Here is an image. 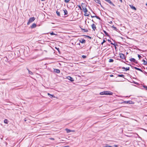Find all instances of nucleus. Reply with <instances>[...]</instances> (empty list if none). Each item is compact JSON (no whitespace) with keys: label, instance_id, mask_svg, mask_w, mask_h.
Wrapping results in <instances>:
<instances>
[{"label":"nucleus","instance_id":"1","mask_svg":"<svg viewBox=\"0 0 147 147\" xmlns=\"http://www.w3.org/2000/svg\"><path fill=\"white\" fill-rule=\"evenodd\" d=\"M82 8H83V9L85 13L84 14V15L86 16H89V14H88L87 13L88 10H87V8L86 7H82Z\"/></svg>","mask_w":147,"mask_h":147},{"label":"nucleus","instance_id":"2","mask_svg":"<svg viewBox=\"0 0 147 147\" xmlns=\"http://www.w3.org/2000/svg\"><path fill=\"white\" fill-rule=\"evenodd\" d=\"M35 18H34V17L30 18L29 19V21L27 23V24L28 25L30 23H31V22H33L34 21V20H35Z\"/></svg>","mask_w":147,"mask_h":147},{"label":"nucleus","instance_id":"3","mask_svg":"<svg viewBox=\"0 0 147 147\" xmlns=\"http://www.w3.org/2000/svg\"><path fill=\"white\" fill-rule=\"evenodd\" d=\"M105 95H112L113 93L109 91H105Z\"/></svg>","mask_w":147,"mask_h":147},{"label":"nucleus","instance_id":"4","mask_svg":"<svg viewBox=\"0 0 147 147\" xmlns=\"http://www.w3.org/2000/svg\"><path fill=\"white\" fill-rule=\"evenodd\" d=\"M120 58L122 59H125V55L122 53H120L119 54Z\"/></svg>","mask_w":147,"mask_h":147},{"label":"nucleus","instance_id":"5","mask_svg":"<svg viewBox=\"0 0 147 147\" xmlns=\"http://www.w3.org/2000/svg\"><path fill=\"white\" fill-rule=\"evenodd\" d=\"M65 130H66L67 133H69L70 132H75L74 130H71L69 129H65Z\"/></svg>","mask_w":147,"mask_h":147},{"label":"nucleus","instance_id":"6","mask_svg":"<svg viewBox=\"0 0 147 147\" xmlns=\"http://www.w3.org/2000/svg\"><path fill=\"white\" fill-rule=\"evenodd\" d=\"M67 78L71 82H73L74 81V79L73 78L70 76L67 77Z\"/></svg>","mask_w":147,"mask_h":147},{"label":"nucleus","instance_id":"7","mask_svg":"<svg viewBox=\"0 0 147 147\" xmlns=\"http://www.w3.org/2000/svg\"><path fill=\"white\" fill-rule=\"evenodd\" d=\"M107 2L109 3L110 4L112 5L113 6H115V5L112 3V2L110 0H105Z\"/></svg>","mask_w":147,"mask_h":147},{"label":"nucleus","instance_id":"8","mask_svg":"<svg viewBox=\"0 0 147 147\" xmlns=\"http://www.w3.org/2000/svg\"><path fill=\"white\" fill-rule=\"evenodd\" d=\"M91 26H92V29L94 30L96 29V28L95 25L94 24H93L91 25Z\"/></svg>","mask_w":147,"mask_h":147},{"label":"nucleus","instance_id":"9","mask_svg":"<svg viewBox=\"0 0 147 147\" xmlns=\"http://www.w3.org/2000/svg\"><path fill=\"white\" fill-rule=\"evenodd\" d=\"M130 61L132 62H133L134 63H136V60L134 58H131L130 59Z\"/></svg>","mask_w":147,"mask_h":147},{"label":"nucleus","instance_id":"10","mask_svg":"<svg viewBox=\"0 0 147 147\" xmlns=\"http://www.w3.org/2000/svg\"><path fill=\"white\" fill-rule=\"evenodd\" d=\"M36 26V25L34 23L31 26V28H35Z\"/></svg>","mask_w":147,"mask_h":147},{"label":"nucleus","instance_id":"11","mask_svg":"<svg viewBox=\"0 0 147 147\" xmlns=\"http://www.w3.org/2000/svg\"><path fill=\"white\" fill-rule=\"evenodd\" d=\"M80 42L82 43H84L86 42V40L84 39H82L80 40Z\"/></svg>","mask_w":147,"mask_h":147},{"label":"nucleus","instance_id":"12","mask_svg":"<svg viewBox=\"0 0 147 147\" xmlns=\"http://www.w3.org/2000/svg\"><path fill=\"white\" fill-rule=\"evenodd\" d=\"M63 11L65 15H67V14L68 13L67 10L66 9H63Z\"/></svg>","mask_w":147,"mask_h":147},{"label":"nucleus","instance_id":"13","mask_svg":"<svg viewBox=\"0 0 147 147\" xmlns=\"http://www.w3.org/2000/svg\"><path fill=\"white\" fill-rule=\"evenodd\" d=\"M54 71L57 73H59L60 72V71L58 69H55L54 70Z\"/></svg>","mask_w":147,"mask_h":147},{"label":"nucleus","instance_id":"14","mask_svg":"<svg viewBox=\"0 0 147 147\" xmlns=\"http://www.w3.org/2000/svg\"><path fill=\"white\" fill-rule=\"evenodd\" d=\"M129 6H130L131 8L132 9H134L135 10H136V9L135 8V7L134 6H133L132 5H130Z\"/></svg>","mask_w":147,"mask_h":147},{"label":"nucleus","instance_id":"15","mask_svg":"<svg viewBox=\"0 0 147 147\" xmlns=\"http://www.w3.org/2000/svg\"><path fill=\"white\" fill-rule=\"evenodd\" d=\"M95 1L96 3L101 5L100 1L99 0H95Z\"/></svg>","mask_w":147,"mask_h":147},{"label":"nucleus","instance_id":"16","mask_svg":"<svg viewBox=\"0 0 147 147\" xmlns=\"http://www.w3.org/2000/svg\"><path fill=\"white\" fill-rule=\"evenodd\" d=\"M122 69H125V70L126 71L129 70V67H127L126 68H125V67H123L122 68Z\"/></svg>","mask_w":147,"mask_h":147},{"label":"nucleus","instance_id":"17","mask_svg":"<svg viewBox=\"0 0 147 147\" xmlns=\"http://www.w3.org/2000/svg\"><path fill=\"white\" fill-rule=\"evenodd\" d=\"M118 77L123 78L124 76L123 74H120L118 75Z\"/></svg>","mask_w":147,"mask_h":147},{"label":"nucleus","instance_id":"18","mask_svg":"<svg viewBox=\"0 0 147 147\" xmlns=\"http://www.w3.org/2000/svg\"><path fill=\"white\" fill-rule=\"evenodd\" d=\"M4 122L6 124H7L8 123V120L7 119H5L4 120Z\"/></svg>","mask_w":147,"mask_h":147},{"label":"nucleus","instance_id":"19","mask_svg":"<svg viewBox=\"0 0 147 147\" xmlns=\"http://www.w3.org/2000/svg\"><path fill=\"white\" fill-rule=\"evenodd\" d=\"M112 27L113 28L114 30H115L116 31H117V29L116 27L114 26H112Z\"/></svg>","mask_w":147,"mask_h":147},{"label":"nucleus","instance_id":"20","mask_svg":"<svg viewBox=\"0 0 147 147\" xmlns=\"http://www.w3.org/2000/svg\"><path fill=\"white\" fill-rule=\"evenodd\" d=\"M134 68L136 70H138L140 71H142V70L140 69L139 68H138L136 67H134Z\"/></svg>","mask_w":147,"mask_h":147},{"label":"nucleus","instance_id":"21","mask_svg":"<svg viewBox=\"0 0 147 147\" xmlns=\"http://www.w3.org/2000/svg\"><path fill=\"white\" fill-rule=\"evenodd\" d=\"M100 95H104V94H105V91L100 92Z\"/></svg>","mask_w":147,"mask_h":147},{"label":"nucleus","instance_id":"22","mask_svg":"<svg viewBox=\"0 0 147 147\" xmlns=\"http://www.w3.org/2000/svg\"><path fill=\"white\" fill-rule=\"evenodd\" d=\"M131 102V101H125L124 102L125 103H129L131 104V103L130 102Z\"/></svg>","mask_w":147,"mask_h":147},{"label":"nucleus","instance_id":"23","mask_svg":"<svg viewBox=\"0 0 147 147\" xmlns=\"http://www.w3.org/2000/svg\"><path fill=\"white\" fill-rule=\"evenodd\" d=\"M28 73L29 74L32 75L33 74V73L31 71L29 70H28Z\"/></svg>","mask_w":147,"mask_h":147},{"label":"nucleus","instance_id":"24","mask_svg":"<svg viewBox=\"0 0 147 147\" xmlns=\"http://www.w3.org/2000/svg\"><path fill=\"white\" fill-rule=\"evenodd\" d=\"M143 61H144V65H146L147 64V62L145 61L144 60H143Z\"/></svg>","mask_w":147,"mask_h":147},{"label":"nucleus","instance_id":"25","mask_svg":"<svg viewBox=\"0 0 147 147\" xmlns=\"http://www.w3.org/2000/svg\"><path fill=\"white\" fill-rule=\"evenodd\" d=\"M56 13H57V15L58 16H60V12H59L58 11H56Z\"/></svg>","mask_w":147,"mask_h":147},{"label":"nucleus","instance_id":"26","mask_svg":"<svg viewBox=\"0 0 147 147\" xmlns=\"http://www.w3.org/2000/svg\"><path fill=\"white\" fill-rule=\"evenodd\" d=\"M50 34L51 35H56V34H55L53 32H51L50 33Z\"/></svg>","mask_w":147,"mask_h":147},{"label":"nucleus","instance_id":"27","mask_svg":"<svg viewBox=\"0 0 147 147\" xmlns=\"http://www.w3.org/2000/svg\"><path fill=\"white\" fill-rule=\"evenodd\" d=\"M113 59H110L109 60V62H113Z\"/></svg>","mask_w":147,"mask_h":147},{"label":"nucleus","instance_id":"28","mask_svg":"<svg viewBox=\"0 0 147 147\" xmlns=\"http://www.w3.org/2000/svg\"><path fill=\"white\" fill-rule=\"evenodd\" d=\"M69 1L70 0H65V3H67L69 2Z\"/></svg>","mask_w":147,"mask_h":147},{"label":"nucleus","instance_id":"29","mask_svg":"<svg viewBox=\"0 0 147 147\" xmlns=\"http://www.w3.org/2000/svg\"><path fill=\"white\" fill-rule=\"evenodd\" d=\"M106 40H103V42L101 43V44L102 45L104 43L106 42Z\"/></svg>","mask_w":147,"mask_h":147},{"label":"nucleus","instance_id":"30","mask_svg":"<svg viewBox=\"0 0 147 147\" xmlns=\"http://www.w3.org/2000/svg\"><path fill=\"white\" fill-rule=\"evenodd\" d=\"M82 57L83 58H86V56L84 55H83L82 56Z\"/></svg>","mask_w":147,"mask_h":147},{"label":"nucleus","instance_id":"31","mask_svg":"<svg viewBox=\"0 0 147 147\" xmlns=\"http://www.w3.org/2000/svg\"><path fill=\"white\" fill-rule=\"evenodd\" d=\"M82 30H84V32H88V30L87 29H82Z\"/></svg>","mask_w":147,"mask_h":147},{"label":"nucleus","instance_id":"32","mask_svg":"<svg viewBox=\"0 0 147 147\" xmlns=\"http://www.w3.org/2000/svg\"><path fill=\"white\" fill-rule=\"evenodd\" d=\"M138 56L139 59H140L142 57L140 55H138Z\"/></svg>","mask_w":147,"mask_h":147},{"label":"nucleus","instance_id":"33","mask_svg":"<svg viewBox=\"0 0 147 147\" xmlns=\"http://www.w3.org/2000/svg\"><path fill=\"white\" fill-rule=\"evenodd\" d=\"M111 146L107 145L106 146H104L103 147H111Z\"/></svg>","mask_w":147,"mask_h":147},{"label":"nucleus","instance_id":"34","mask_svg":"<svg viewBox=\"0 0 147 147\" xmlns=\"http://www.w3.org/2000/svg\"><path fill=\"white\" fill-rule=\"evenodd\" d=\"M114 147H118L117 145H114ZM111 147H114L113 146H111Z\"/></svg>","mask_w":147,"mask_h":147},{"label":"nucleus","instance_id":"35","mask_svg":"<svg viewBox=\"0 0 147 147\" xmlns=\"http://www.w3.org/2000/svg\"><path fill=\"white\" fill-rule=\"evenodd\" d=\"M78 7H79V8L81 9V10H82V8H81V6H80V5H79L78 6Z\"/></svg>","mask_w":147,"mask_h":147},{"label":"nucleus","instance_id":"36","mask_svg":"<svg viewBox=\"0 0 147 147\" xmlns=\"http://www.w3.org/2000/svg\"><path fill=\"white\" fill-rule=\"evenodd\" d=\"M104 32L106 35H107V33L106 32V31H104Z\"/></svg>","mask_w":147,"mask_h":147},{"label":"nucleus","instance_id":"37","mask_svg":"<svg viewBox=\"0 0 147 147\" xmlns=\"http://www.w3.org/2000/svg\"><path fill=\"white\" fill-rule=\"evenodd\" d=\"M50 140H54V139L53 138H50Z\"/></svg>","mask_w":147,"mask_h":147},{"label":"nucleus","instance_id":"38","mask_svg":"<svg viewBox=\"0 0 147 147\" xmlns=\"http://www.w3.org/2000/svg\"><path fill=\"white\" fill-rule=\"evenodd\" d=\"M144 87L146 88V89L147 90V86H144Z\"/></svg>","mask_w":147,"mask_h":147},{"label":"nucleus","instance_id":"39","mask_svg":"<svg viewBox=\"0 0 147 147\" xmlns=\"http://www.w3.org/2000/svg\"><path fill=\"white\" fill-rule=\"evenodd\" d=\"M50 96H51V97H55L54 96V95H50Z\"/></svg>","mask_w":147,"mask_h":147},{"label":"nucleus","instance_id":"40","mask_svg":"<svg viewBox=\"0 0 147 147\" xmlns=\"http://www.w3.org/2000/svg\"><path fill=\"white\" fill-rule=\"evenodd\" d=\"M111 44H112V45H115L114 44H113L112 42H111ZM115 46V48H116V46Z\"/></svg>","mask_w":147,"mask_h":147},{"label":"nucleus","instance_id":"41","mask_svg":"<svg viewBox=\"0 0 147 147\" xmlns=\"http://www.w3.org/2000/svg\"><path fill=\"white\" fill-rule=\"evenodd\" d=\"M122 3V0H119Z\"/></svg>","mask_w":147,"mask_h":147},{"label":"nucleus","instance_id":"42","mask_svg":"<svg viewBox=\"0 0 147 147\" xmlns=\"http://www.w3.org/2000/svg\"><path fill=\"white\" fill-rule=\"evenodd\" d=\"M48 95H50H50H51V94H50L49 93H48L47 94Z\"/></svg>","mask_w":147,"mask_h":147},{"label":"nucleus","instance_id":"43","mask_svg":"<svg viewBox=\"0 0 147 147\" xmlns=\"http://www.w3.org/2000/svg\"><path fill=\"white\" fill-rule=\"evenodd\" d=\"M108 41L109 42H111V41L110 40H108Z\"/></svg>","mask_w":147,"mask_h":147},{"label":"nucleus","instance_id":"44","mask_svg":"<svg viewBox=\"0 0 147 147\" xmlns=\"http://www.w3.org/2000/svg\"><path fill=\"white\" fill-rule=\"evenodd\" d=\"M111 76V77H113V75H111V76Z\"/></svg>","mask_w":147,"mask_h":147},{"label":"nucleus","instance_id":"45","mask_svg":"<svg viewBox=\"0 0 147 147\" xmlns=\"http://www.w3.org/2000/svg\"><path fill=\"white\" fill-rule=\"evenodd\" d=\"M45 0H41V1H45Z\"/></svg>","mask_w":147,"mask_h":147},{"label":"nucleus","instance_id":"46","mask_svg":"<svg viewBox=\"0 0 147 147\" xmlns=\"http://www.w3.org/2000/svg\"><path fill=\"white\" fill-rule=\"evenodd\" d=\"M146 5L147 6V3L146 4Z\"/></svg>","mask_w":147,"mask_h":147},{"label":"nucleus","instance_id":"47","mask_svg":"<svg viewBox=\"0 0 147 147\" xmlns=\"http://www.w3.org/2000/svg\"><path fill=\"white\" fill-rule=\"evenodd\" d=\"M112 22H110V23H112Z\"/></svg>","mask_w":147,"mask_h":147},{"label":"nucleus","instance_id":"48","mask_svg":"<svg viewBox=\"0 0 147 147\" xmlns=\"http://www.w3.org/2000/svg\"><path fill=\"white\" fill-rule=\"evenodd\" d=\"M112 22H110V23H112Z\"/></svg>","mask_w":147,"mask_h":147}]
</instances>
